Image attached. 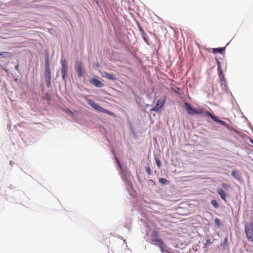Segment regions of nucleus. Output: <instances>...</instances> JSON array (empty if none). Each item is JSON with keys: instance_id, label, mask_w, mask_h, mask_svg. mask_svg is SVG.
<instances>
[{"instance_id": "9", "label": "nucleus", "mask_w": 253, "mask_h": 253, "mask_svg": "<svg viewBox=\"0 0 253 253\" xmlns=\"http://www.w3.org/2000/svg\"><path fill=\"white\" fill-rule=\"evenodd\" d=\"M218 77L220 80V84L221 86L224 85L226 86V81L225 79L224 78V75L222 72L218 73Z\"/></svg>"}, {"instance_id": "15", "label": "nucleus", "mask_w": 253, "mask_h": 253, "mask_svg": "<svg viewBox=\"0 0 253 253\" xmlns=\"http://www.w3.org/2000/svg\"><path fill=\"white\" fill-rule=\"evenodd\" d=\"M216 63H217V72L218 73V72H222L220 61L218 60H216Z\"/></svg>"}, {"instance_id": "19", "label": "nucleus", "mask_w": 253, "mask_h": 253, "mask_svg": "<svg viewBox=\"0 0 253 253\" xmlns=\"http://www.w3.org/2000/svg\"><path fill=\"white\" fill-rule=\"evenodd\" d=\"M231 174H232V176L234 177L235 178H236V179H239V175L238 174V173L235 171H232V172H231Z\"/></svg>"}, {"instance_id": "26", "label": "nucleus", "mask_w": 253, "mask_h": 253, "mask_svg": "<svg viewBox=\"0 0 253 253\" xmlns=\"http://www.w3.org/2000/svg\"><path fill=\"white\" fill-rule=\"evenodd\" d=\"M222 126H224L229 128V125L226 123L225 122L223 121L222 123Z\"/></svg>"}, {"instance_id": "33", "label": "nucleus", "mask_w": 253, "mask_h": 253, "mask_svg": "<svg viewBox=\"0 0 253 253\" xmlns=\"http://www.w3.org/2000/svg\"><path fill=\"white\" fill-rule=\"evenodd\" d=\"M251 142H252V143L253 144V141H252H252H251Z\"/></svg>"}, {"instance_id": "20", "label": "nucleus", "mask_w": 253, "mask_h": 253, "mask_svg": "<svg viewBox=\"0 0 253 253\" xmlns=\"http://www.w3.org/2000/svg\"><path fill=\"white\" fill-rule=\"evenodd\" d=\"M155 161L157 167L160 168L161 167L160 160L158 158H155Z\"/></svg>"}, {"instance_id": "5", "label": "nucleus", "mask_w": 253, "mask_h": 253, "mask_svg": "<svg viewBox=\"0 0 253 253\" xmlns=\"http://www.w3.org/2000/svg\"><path fill=\"white\" fill-rule=\"evenodd\" d=\"M61 73L63 80L66 81L67 78V71L68 70V64L67 61L64 59L61 61Z\"/></svg>"}, {"instance_id": "25", "label": "nucleus", "mask_w": 253, "mask_h": 253, "mask_svg": "<svg viewBox=\"0 0 253 253\" xmlns=\"http://www.w3.org/2000/svg\"><path fill=\"white\" fill-rule=\"evenodd\" d=\"M146 170L149 175H151L152 174V171L149 167H147L146 168Z\"/></svg>"}, {"instance_id": "14", "label": "nucleus", "mask_w": 253, "mask_h": 253, "mask_svg": "<svg viewBox=\"0 0 253 253\" xmlns=\"http://www.w3.org/2000/svg\"><path fill=\"white\" fill-rule=\"evenodd\" d=\"M161 108L159 106V104L156 103V105L150 109V111L159 112Z\"/></svg>"}, {"instance_id": "23", "label": "nucleus", "mask_w": 253, "mask_h": 253, "mask_svg": "<svg viewBox=\"0 0 253 253\" xmlns=\"http://www.w3.org/2000/svg\"><path fill=\"white\" fill-rule=\"evenodd\" d=\"M213 120L215 122H217V123H219L220 125H222V123L223 122V121H222L221 120H219L217 118H216V117H213Z\"/></svg>"}, {"instance_id": "32", "label": "nucleus", "mask_w": 253, "mask_h": 253, "mask_svg": "<svg viewBox=\"0 0 253 253\" xmlns=\"http://www.w3.org/2000/svg\"><path fill=\"white\" fill-rule=\"evenodd\" d=\"M116 160L117 161V162L119 164V165H120V163L119 162V160L117 158H116Z\"/></svg>"}, {"instance_id": "12", "label": "nucleus", "mask_w": 253, "mask_h": 253, "mask_svg": "<svg viewBox=\"0 0 253 253\" xmlns=\"http://www.w3.org/2000/svg\"><path fill=\"white\" fill-rule=\"evenodd\" d=\"M103 77L113 81H114L116 79L115 75L112 74H109L106 72L103 73Z\"/></svg>"}, {"instance_id": "16", "label": "nucleus", "mask_w": 253, "mask_h": 253, "mask_svg": "<svg viewBox=\"0 0 253 253\" xmlns=\"http://www.w3.org/2000/svg\"><path fill=\"white\" fill-rule=\"evenodd\" d=\"M47 87H49L51 85V78H44Z\"/></svg>"}, {"instance_id": "11", "label": "nucleus", "mask_w": 253, "mask_h": 253, "mask_svg": "<svg viewBox=\"0 0 253 253\" xmlns=\"http://www.w3.org/2000/svg\"><path fill=\"white\" fill-rule=\"evenodd\" d=\"M225 47L219 48H213L212 49V52L214 54L217 52L220 54H224L225 53Z\"/></svg>"}, {"instance_id": "34", "label": "nucleus", "mask_w": 253, "mask_h": 253, "mask_svg": "<svg viewBox=\"0 0 253 253\" xmlns=\"http://www.w3.org/2000/svg\"><path fill=\"white\" fill-rule=\"evenodd\" d=\"M252 161H253V159H252Z\"/></svg>"}, {"instance_id": "24", "label": "nucleus", "mask_w": 253, "mask_h": 253, "mask_svg": "<svg viewBox=\"0 0 253 253\" xmlns=\"http://www.w3.org/2000/svg\"><path fill=\"white\" fill-rule=\"evenodd\" d=\"M222 187L225 189H228L229 188V185L225 183H222L221 184Z\"/></svg>"}, {"instance_id": "22", "label": "nucleus", "mask_w": 253, "mask_h": 253, "mask_svg": "<svg viewBox=\"0 0 253 253\" xmlns=\"http://www.w3.org/2000/svg\"><path fill=\"white\" fill-rule=\"evenodd\" d=\"M213 120L215 122H217V123H219L220 125H222V123L223 122V121H222L221 120H219L217 118H216V117H213Z\"/></svg>"}, {"instance_id": "21", "label": "nucleus", "mask_w": 253, "mask_h": 253, "mask_svg": "<svg viewBox=\"0 0 253 253\" xmlns=\"http://www.w3.org/2000/svg\"><path fill=\"white\" fill-rule=\"evenodd\" d=\"M204 113L205 114V115L207 116H209L210 117L212 120L213 119V117H214L215 116L211 114L209 111H205V112H204Z\"/></svg>"}, {"instance_id": "2", "label": "nucleus", "mask_w": 253, "mask_h": 253, "mask_svg": "<svg viewBox=\"0 0 253 253\" xmlns=\"http://www.w3.org/2000/svg\"><path fill=\"white\" fill-rule=\"evenodd\" d=\"M86 101L89 105H90L93 109H95L97 111L102 112V113H104L105 114H107L111 116H115V115L114 113L102 108V107L100 106L97 104L95 103L92 100L87 99H86Z\"/></svg>"}, {"instance_id": "10", "label": "nucleus", "mask_w": 253, "mask_h": 253, "mask_svg": "<svg viewBox=\"0 0 253 253\" xmlns=\"http://www.w3.org/2000/svg\"><path fill=\"white\" fill-rule=\"evenodd\" d=\"M217 192L220 195V198L226 202V194L222 188H218L217 189Z\"/></svg>"}, {"instance_id": "6", "label": "nucleus", "mask_w": 253, "mask_h": 253, "mask_svg": "<svg viewBox=\"0 0 253 253\" xmlns=\"http://www.w3.org/2000/svg\"><path fill=\"white\" fill-rule=\"evenodd\" d=\"M75 69L77 73L78 77H82L84 75V72L82 69V64L80 61H76L75 65Z\"/></svg>"}, {"instance_id": "7", "label": "nucleus", "mask_w": 253, "mask_h": 253, "mask_svg": "<svg viewBox=\"0 0 253 253\" xmlns=\"http://www.w3.org/2000/svg\"><path fill=\"white\" fill-rule=\"evenodd\" d=\"M44 78H51V73L48 56L46 57L45 62Z\"/></svg>"}, {"instance_id": "28", "label": "nucleus", "mask_w": 253, "mask_h": 253, "mask_svg": "<svg viewBox=\"0 0 253 253\" xmlns=\"http://www.w3.org/2000/svg\"><path fill=\"white\" fill-rule=\"evenodd\" d=\"M214 222L217 225V226H219L220 225V221L219 220V219L218 218H215L214 219Z\"/></svg>"}, {"instance_id": "30", "label": "nucleus", "mask_w": 253, "mask_h": 253, "mask_svg": "<svg viewBox=\"0 0 253 253\" xmlns=\"http://www.w3.org/2000/svg\"><path fill=\"white\" fill-rule=\"evenodd\" d=\"M46 99L48 100H49V96H47V95H46Z\"/></svg>"}, {"instance_id": "18", "label": "nucleus", "mask_w": 253, "mask_h": 253, "mask_svg": "<svg viewBox=\"0 0 253 253\" xmlns=\"http://www.w3.org/2000/svg\"><path fill=\"white\" fill-rule=\"evenodd\" d=\"M3 56L4 57H8L10 56V53L7 52H0V56Z\"/></svg>"}, {"instance_id": "3", "label": "nucleus", "mask_w": 253, "mask_h": 253, "mask_svg": "<svg viewBox=\"0 0 253 253\" xmlns=\"http://www.w3.org/2000/svg\"><path fill=\"white\" fill-rule=\"evenodd\" d=\"M184 106L187 113L189 115H201L204 114V111L202 109L198 108V109H195L191 107L189 103L187 102L184 103Z\"/></svg>"}, {"instance_id": "13", "label": "nucleus", "mask_w": 253, "mask_h": 253, "mask_svg": "<svg viewBox=\"0 0 253 253\" xmlns=\"http://www.w3.org/2000/svg\"><path fill=\"white\" fill-rule=\"evenodd\" d=\"M166 100V97H162L159 99V100L157 101V104H159V106L160 108H162Z\"/></svg>"}, {"instance_id": "31", "label": "nucleus", "mask_w": 253, "mask_h": 253, "mask_svg": "<svg viewBox=\"0 0 253 253\" xmlns=\"http://www.w3.org/2000/svg\"><path fill=\"white\" fill-rule=\"evenodd\" d=\"M224 242L226 243L227 242V238H225Z\"/></svg>"}, {"instance_id": "27", "label": "nucleus", "mask_w": 253, "mask_h": 253, "mask_svg": "<svg viewBox=\"0 0 253 253\" xmlns=\"http://www.w3.org/2000/svg\"><path fill=\"white\" fill-rule=\"evenodd\" d=\"M167 181V180L165 178H160L159 179V182L160 183H163V184H165V182Z\"/></svg>"}, {"instance_id": "4", "label": "nucleus", "mask_w": 253, "mask_h": 253, "mask_svg": "<svg viewBox=\"0 0 253 253\" xmlns=\"http://www.w3.org/2000/svg\"><path fill=\"white\" fill-rule=\"evenodd\" d=\"M245 231L248 240L253 242V222H250L245 226Z\"/></svg>"}, {"instance_id": "8", "label": "nucleus", "mask_w": 253, "mask_h": 253, "mask_svg": "<svg viewBox=\"0 0 253 253\" xmlns=\"http://www.w3.org/2000/svg\"><path fill=\"white\" fill-rule=\"evenodd\" d=\"M90 83L98 87H102L104 86V84L95 78H92Z\"/></svg>"}, {"instance_id": "29", "label": "nucleus", "mask_w": 253, "mask_h": 253, "mask_svg": "<svg viewBox=\"0 0 253 253\" xmlns=\"http://www.w3.org/2000/svg\"><path fill=\"white\" fill-rule=\"evenodd\" d=\"M233 130L234 131V132H235V133H236L237 134H240V132H239L238 130H236V129H234V128H233Z\"/></svg>"}, {"instance_id": "1", "label": "nucleus", "mask_w": 253, "mask_h": 253, "mask_svg": "<svg viewBox=\"0 0 253 253\" xmlns=\"http://www.w3.org/2000/svg\"><path fill=\"white\" fill-rule=\"evenodd\" d=\"M150 243L158 247L162 253L166 252V245L163 242V239L160 237L158 231L156 230L152 231L150 235Z\"/></svg>"}, {"instance_id": "17", "label": "nucleus", "mask_w": 253, "mask_h": 253, "mask_svg": "<svg viewBox=\"0 0 253 253\" xmlns=\"http://www.w3.org/2000/svg\"><path fill=\"white\" fill-rule=\"evenodd\" d=\"M211 204L213 207L216 209H217L219 207L218 204L215 200H212Z\"/></svg>"}]
</instances>
